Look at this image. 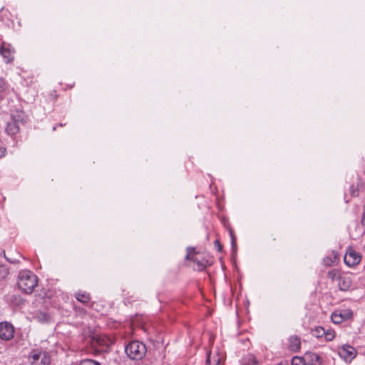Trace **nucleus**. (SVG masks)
Masks as SVG:
<instances>
[{
	"mask_svg": "<svg viewBox=\"0 0 365 365\" xmlns=\"http://www.w3.org/2000/svg\"><path fill=\"white\" fill-rule=\"evenodd\" d=\"M37 276L29 270H22L19 272L17 285L19 289L25 294H31L37 286Z\"/></svg>",
	"mask_w": 365,
	"mask_h": 365,
	"instance_id": "f257e3e1",
	"label": "nucleus"
},
{
	"mask_svg": "<svg viewBox=\"0 0 365 365\" xmlns=\"http://www.w3.org/2000/svg\"><path fill=\"white\" fill-rule=\"evenodd\" d=\"M125 353L133 360L142 359L147 351L145 345L139 341H133L125 346Z\"/></svg>",
	"mask_w": 365,
	"mask_h": 365,
	"instance_id": "f03ea898",
	"label": "nucleus"
},
{
	"mask_svg": "<svg viewBox=\"0 0 365 365\" xmlns=\"http://www.w3.org/2000/svg\"><path fill=\"white\" fill-rule=\"evenodd\" d=\"M29 360L31 365H48L51 356L46 351L34 349L30 354Z\"/></svg>",
	"mask_w": 365,
	"mask_h": 365,
	"instance_id": "7ed1b4c3",
	"label": "nucleus"
},
{
	"mask_svg": "<svg viewBox=\"0 0 365 365\" xmlns=\"http://www.w3.org/2000/svg\"><path fill=\"white\" fill-rule=\"evenodd\" d=\"M361 259V255L352 247H349L344 257V263L349 267H354L359 264Z\"/></svg>",
	"mask_w": 365,
	"mask_h": 365,
	"instance_id": "20e7f679",
	"label": "nucleus"
},
{
	"mask_svg": "<svg viewBox=\"0 0 365 365\" xmlns=\"http://www.w3.org/2000/svg\"><path fill=\"white\" fill-rule=\"evenodd\" d=\"M339 356L347 362H351L357 354L356 349L350 345H342L338 349Z\"/></svg>",
	"mask_w": 365,
	"mask_h": 365,
	"instance_id": "39448f33",
	"label": "nucleus"
},
{
	"mask_svg": "<svg viewBox=\"0 0 365 365\" xmlns=\"http://www.w3.org/2000/svg\"><path fill=\"white\" fill-rule=\"evenodd\" d=\"M14 327L7 322L0 323V339L4 341H9L13 339Z\"/></svg>",
	"mask_w": 365,
	"mask_h": 365,
	"instance_id": "423d86ee",
	"label": "nucleus"
},
{
	"mask_svg": "<svg viewBox=\"0 0 365 365\" xmlns=\"http://www.w3.org/2000/svg\"><path fill=\"white\" fill-rule=\"evenodd\" d=\"M352 317L353 312L349 309H346L333 312L331 316V319L333 323L339 324L345 320L352 318Z\"/></svg>",
	"mask_w": 365,
	"mask_h": 365,
	"instance_id": "0eeeda50",
	"label": "nucleus"
},
{
	"mask_svg": "<svg viewBox=\"0 0 365 365\" xmlns=\"http://www.w3.org/2000/svg\"><path fill=\"white\" fill-rule=\"evenodd\" d=\"M112 343V340L106 336L95 335L93 337V346L95 347L98 346L102 349L108 348Z\"/></svg>",
	"mask_w": 365,
	"mask_h": 365,
	"instance_id": "6e6552de",
	"label": "nucleus"
},
{
	"mask_svg": "<svg viewBox=\"0 0 365 365\" xmlns=\"http://www.w3.org/2000/svg\"><path fill=\"white\" fill-rule=\"evenodd\" d=\"M0 53L6 63H11L14 60V51L10 48V45L6 46L4 43L0 47Z\"/></svg>",
	"mask_w": 365,
	"mask_h": 365,
	"instance_id": "1a4fd4ad",
	"label": "nucleus"
},
{
	"mask_svg": "<svg viewBox=\"0 0 365 365\" xmlns=\"http://www.w3.org/2000/svg\"><path fill=\"white\" fill-rule=\"evenodd\" d=\"M304 360L306 365H321L322 361L319 355L312 352L306 353Z\"/></svg>",
	"mask_w": 365,
	"mask_h": 365,
	"instance_id": "9d476101",
	"label": "nucleus"
},
{
	"mask_svg": "<svg viewBox=\"0 0 365 365\" xmlns=\"http://www.w3.org/2000/svg\"><path fill=\"white\" fill-rule=\"evenodd\" d=\"M19 120L13 118L11 121L7 123L6 131L9 135H13L19 131Z\"/></svg>",
	"mask_w": 365,
	"mask_h": 365,
	"instance_id": "9b49d317",
	"label": "nucleus"
},
{
	"mask_svg": "<svg viewBox=\"0 0 365 365\" xmlns=\"http://www.w3.org/2000/svg\"><path fill=\"white\" fill-rule=\"evenodd\" d=\"M338 281L339 288L341 291H347L351 287V280L348 276H341Z\"/></svg>",
	"mask_w": 365,
	"mask_h": 365,
	"instance_id": "f8f14e48",
	"label": "nucleus"
},
{
	"mask_svg": "<svg viewBox=\"0 0 365 365\" xmlns=\"http://www.w3.org/2000/svg\"><path fill=\"white\" fill-rule=\"evenodd\" d=\"M301 346L300 338L297 336H292L289 339V350L297 352L299 351Z\"/></svg>",
	"mask_w": 365,
	"mask_h": 365,
	"instance_id": "ddd939ff",
	"label": "nucleus"
},
{
	"mask_svg": "<svg viewBox=\"0 0 365 365\" xmlns=\"http://www.w3.org/2000/svg\"><path fill=\"white\" fill-rule=\"evenodd\" d=\"M257 364L255 356L252 354H248L242 359V365H257Z\"/></svg>",
	"mask_w": 365,
	"mask_h": 365,
	"instance_id": "4468645a",
	"label": "nucleus"
},
{
	"mask_svg": "<svg viewBox=\"0 0 365 365\" xmlns=\"http://www.w3.org/2000/svg\"><path fill=\"white\" fill-rule=\"evenodd\" d=\"M222 357L219 356H214L212 357L209 354L207 359V365H220Z\"/></svg>",
	"mask_w": 365,
	"mask_h": 365,
	"instance_id": "2eb2a0df",
	"label": "nucleus"
},
{
	"mask_svg": "<svg viewBox=\"0 0 365 365\" xmlns=\"http://www.w3.org/2000/svg\"><path fill=\"white\" fill-rule=\"evenodd\" d=\"M76 298L77 299L78 301L82 302V303H88L89 301H90V296L88 294L86 293V292H83V293H81V292H78L76 294Z\"/></svg>",
	"mask_w": 365,
	"mask_h": 365,
	"instance_id": "dca6fc26",
	"label": "nucleus"
},
{
	"mask_svg": "<svg viewBox=\"0 0 365 365\" xmlns=\"http://www.w3.org/2000/svg\"><path fill=\"white\" fill-rule=\"evenodd\" d=\"M341 275H340V272L339 269H333L328 272L327 277L329 279H330L331 281H334L335 279L339 280V277H340Z\"/></svg>",
	"mask_w": 365,
	"mask_h": 365,
	"instance_id": "f3484780",
	"label": "nucleus"
},
{
	"mask_svg": "<svg viewBox=\"0 0 365 365\" xmlns=\"http://www.w3.org/2000/svg\"><path fill=\"white\" fill-rule=\"evenodd\" d=\"M312 333L316 337H322L325 334V329L322 327H318L313 330Z\"/></svg>",
	"mask_w": 365,
	"mask_h": 365,
	"instance_id": "a211bd4d",
	"label": "nucleus"
},
{
	"mask_svg": "<svg viewBox=\"0 0 365 365\" xmlns=\"http://www.w3.org/2000/svg\"><path fill=\"white\" fill-rule=\"evenodd\" d=\"M292 365H306L304 357L294 356L292 360Z\"/></svg>",
	"mask_w": 365,
	"mask_h": 365,
	"instance_id": "6ab92c4d",
	"label": "nucleus"
},
{
	"mask_svg": "<svg viewBox=\"0 0 365 365\" xmlns=\"http://www.w3.org/2000/svg\"><path fill=\"white\" fill-rule=\"evenodd\" d=\"M9 274V269L4 265H0V280L4 279Z\"/></svg>",
	"mask_w": 365,
	"mask_h": 365,
	"instance_id": "aec40b11",
	"label": "nucleus"
},
{
	"mask_svg": "<svg viewBox=\"0 0 365 365\" xmlns=\"http://www.w3.org/2000/svg\"><path fill=\"white\" fill-rule=\"evenodd\" d=\"M324 336L327 341H331L335 337V331L332 329L325 330V334Z\"/></svg>",
	"mask_w": 365,
	"mask_h": 365,
	"instance_id": "412c9836",
	"label": "nucleus"
},
{
	"mask_svg": "<svg viewBox=\"0 0 365 365\" xmlns=\"http://www.w3.org/2000/svg\"><path fill=\"white\" fill-rule=\"evenodd\" d=\"M78 365H101V364L93 359H84L81 361Z\"/></svg>",
	"mask_w": 365,
	"mask_h": 365,
	"instance_id": "4be33fe9",
	"label": "nucleus"
},
{
	"mask_svg": "<svg viewBox=\"0 0 365 365\" xmlns=\"http://www.w3.org/2000/svg\"><path fill=\"white\" fill-rule=\"evenodd\" d=\"M324 263L326 266H332L336 264V259H332L331 257H326L324 258Z\"/></svg>",
	"mask_w": 365,
	"mask_h": 365,
	"instance_id": "5701e85b",
	"label": "nucleus"
},
{
	"mask_svg": "<svg viewBox=\"0 0 365 365\" xmlns=\"http://www.w3.org/2000/svg\"><path fill=\"white\" fill-rule=\"evenodd\" d=\"M7 89V85L3 78H0V96Z\"/></svg>",
	"mask_w": 365,
	"mask_h": 365,
	"instance_id": "b1692460",
	"label": "nucleus"
},
{
	"mask_svg": "<svg viewBox=\"0 0 365 365\" xmlns=\"http://www.w3.org/2000/svg\"><path fill=\"white\" fill-rule=\"evenodd\" d=\"M350 192L351 196H356L359 193V190L354 185L350 186Z\"/></svg>",
	"mask_w": 365,
	"mask_h": 365,
	"instance_id": "393cba45",
	"label": "nucleus"
},
{
	"mask_svg": "<svg viewBox=\"0 0 365 365\" xmlns=\"http://www.w3.org/2000/svg\"><path fill=\"white\" fill-rule=\"evenodd\" d=\"M215 247L217 250L218 252H221L222 247L220 245L219 240H217L215 241Z\"/></svg>",
	"mask_w": 365,
	"mask_h": 365,
	"instance_id": "a878e982",
	"label": "nucleus"
},
{
	"mask_svg": "<svg viewBox=\"0 0 365 365\" xmlns=\"http://www.w3.org/2000/svg\"><path fill=\"white\" fill-rule=\"evenodd\" d=\"M6 150L4 148L0 147V158L6 155Z\"/></svg>",
	"mask_w": 365,
	"mask_h": 365,
	"instance_id": "bb28decb",
	"label": "nucleus"
},
{
	"mask_svg": "<svg viewBox=\"0 0 365 365\" xmlns=\"http://www.w3.org/2000/svg\"><path fill=\"white\" fill-rule=\"evenodd\" d=\"M332 255H333V257H332V259H336V264L337 263V262L339 261V255L338 254L333 251L332 252Z\"/></svg>",
	"mask_w": 365,
	"mask_h": 365,
	"instance_id": "cd10ccee",
	"label": "nucleus"
},
{
	"mask_svg": "<svg viewBox=\"0 0 365 365\" xmlns=\"http://www.w3.org/2000/svg\"><path fill=\"white\" fill-rule=\"evenodd\" d=\"M232 247L233 250H235V249H236L235 238L232 235Z\"/></svg>",
	"mask_w": 365,
	"mask_h": 365,
	"instance_id": "c85d7f7f",
	"label": "nucleus"
},
{
	"mask_svg": "<svg viewBox=\"0 0 365 365\" xmlns=\"http://www.w3.org/2000/svg\"><path fill=\"white\" fill-rule=\"evenodd\" d=\"M41 315H42V318H41V317H39L40 319L42 320V321H47L48 319V316L46 315V314H41Z\"/></svg>",
	"mask_w": 365,
	"mask_h": 365,
	"instance_id": "c756f323",
	"label": "nucleus"
},
{
	"mask_svg": "<svg viewBox=\"0 0 365 365\" xmlns=\"http://www.w3.org/2000/svg\"><path fill=\"white\" fill-rule=\"evenodd\" d=\"M190 253H191L190 250V249H188V250H187V255H186V259H192V260H194L192 258H191V257H190Z\"/></svg>",
	"mask_w": 365,
	"mask_h": 365,
	"instance_id": "7c9ffc66",
	"label": "nucleus"
},
{
	"mask_svg": "<svg viewBox=\"0 0 365 365\" xmlns=\"http://www.w3.org/2000/svg\"><path fill=\"white\" fill-rule=\"evenodd\" d=\"M21 115H23V113H21L19 115V118H20Z\"/></svg>",
	"mask_w": 365,
	"mask_h": 365,
	"instance_id": "2f4dec72",
	"label": "nucleus"
}]
</instances>
